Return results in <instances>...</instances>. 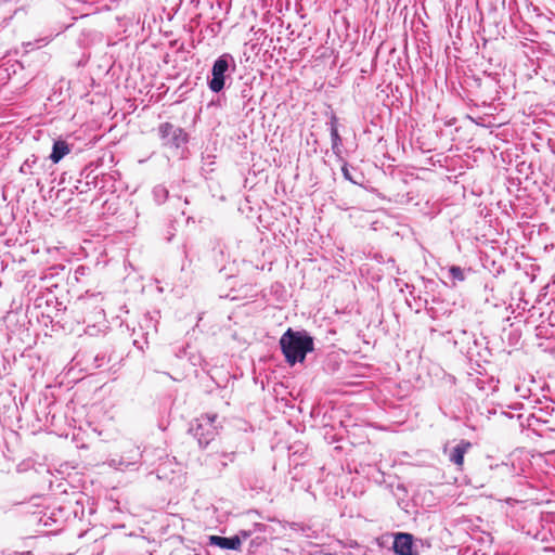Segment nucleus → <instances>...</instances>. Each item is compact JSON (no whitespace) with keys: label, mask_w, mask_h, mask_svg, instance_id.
Here are the masks:
<instances>
[{"label":"nucleus","mask_w":555,"mask_h":555,"mask_svg":"<svg viewBox=\"0 0 555 555\" xmlns=\"http://www.w3.org/2000/svg\"><path fill=\"white\" fill-rule=\"evenodd\" d=\"M94 367L100 369L104 366L105 363H108L111 361V357H106V353H98L94 357Z\"/></svg>","instance_id":"obj_25"},{"label":"nucleus","mask_w":555,"mask_h":555,"mask_svg":"<svg viewBox=\"0 0 555 555\" xmlns=\"http://www.w3.org/2000/svg\"><path fill=\"white\" fill-rule=\"evenodd\" d=\"M151 327L157 332V320L151 313H146L143 317L142 322H140L139 328L133 330L132 335L135 337L133 338L132 344L142 352L144 351V347L149 346L147 335Z\"/></svg>","instance_id":"obj_7"},{"label":"nucleus","mask_w":555,"mask_h":555,"mask_svg":"<svg viewBox=\"0 0 555 555\" xmlns=\"http://www.w3.org/2000/svg\"><path fill=\"white\" fill-rule=\"evenodd\" d=\"M254 105H255V102H247V100H245L244 103H243V108H247L248 111H253L254 109Z\"/></svg>","instance_id":"obj_32"},{"label":"nucleus","mask_w":555,"mask_h":555,"mask_svg":"<svg viewBox=\"0 0 555 555\" xmlns=\"http://www.w3.org/2000/svg\"><path fill=\"white\" fill-rule=\"evenodd\" d=\"M11 80L8 68L2 67L0 64V86H5Z\"/></svg>","instance_id":"obj_29"},{"label":"nucleus","mask_w":555,"mask_h":555,"mask_svg":"<svg viewBox=\"0 0 555 555\" xmlns=\"http://www.w3.org/2000/svg\"><path fill=\"white\" fill-rule=\"evenodd\" d=\"M448 272H449V276L454 282H463L466 279L465 270L463 268H461L460 266H456V264L450 266L448 269Z\"/></svg>","instance_id":"obj_20"},{"label":"nucleus","mask_w":555,"mask_h":555,"mask_svg":"<svg viewBox=\"0 0 555 555\" xmlns=\"http://www.w3.org/2000/svg\"><path fill=\"white\" fill-rule=\"evenodd\" d=\"M241 98L247 102H253V93H251V87L247 83L244 85V88L241 90Z\"/></svg>","instance_id":"obj_27"},{"label":"nucleus","mask_w":555,"mask_h":555,"mask_svg":"<svg viewBox=\"0 0 555 555\" xmlns=\"http://www.w3.org/2000/svg\"><path fill=\"white\" fill-rule=\"evenodd\" d=\"M217 414H203L190 423L188 433L197 440L201 448H206L217 435Z\"/></svg>","instance_id":"obj_4"},{"label":"nucleus","mask_w":555,"mask_h":555,"mask_svg":"<svg viewBox=\"0 0 555 555\" xmlns=\"http://www.w3.org/2000/svg\"><path fill=\"white\" fill-rule=\"evenodd\" d=\"M208 545L216 546L227 551H241L240 539L237 537L208 535Z\"/></svg>","instance_id":"obj_10"},{"label":"nucleus","mask_w":555,"mask_h":555,"mask_svg":"<svg viewBox=\"0 0 555 555\" xmlns=\"http://www.w3.org/2000/svg\"><path fill=\"white\" fill-rule=\"evenodd\" d=\"M331 135V142H332V151L334 155L337 158V162L345 160L343 156V138L339 134V131H333Z\"/></svg>","instance_id":"obj_17"},{"label":"nucleus","mask_w":555,"mask_h":555,"mask_svg":"<svg viewBox=\"0 0 555 555\" xmlns=\"http://www.w3.org/2000/svg\"><path fill=\"white\" fill-rule=\"evenodd\" d=\"M181 352H183V354H185L186 353V348H182Z\"/></svg>","instance_id":"obj_41"},{"label":"nucleus","mask_w":555,"mask_h":555,"mask_svg":"<svg viewBox=\"0 0 555 555\" xmlns=\"http://www.w3.org/2000/svg\"><path fill=\"white\" fill-rule=\"evenodd\" d=\"M253 535L254 531H251L250 529H242L234 534V537H237L240 539V547H242L243 541L250 539Z\"/></svg>","instance_id":"obj_24"},{"label":"nucleus","mask_w":555,"mask_h":555,"mask_svg":"<svg viewBox=\"0 0 555 555\" xmlns=\"http://www.w3.org/2000/svg\"><path fill=\"white\" fill-rule=\"evenodd\" d=\"M404 286L406 289H409V294L417 301V296L415 295V286L409 283H405Z\"/></svg>","instance_id":"obj_31"},{"label":"nucleus","mask_w":555,"mask_h":555,"mask_svg":"<svg viewBox=\"0 0 555 555\" xmlns=\"http://www.w3.org/2000/svg\"><path fill=\"white\" fill-rule=\"evenodd\" d=\"M98 169L99 168L93 166L92 164H89L86 167H83L79 172L77 183H85V188H81L80 185H74V190L78 193H87L88 191L92 190L96 179L95 176Z\"/></svg>","instance_id":"obj_9"},{"label":"nucleus","mask_w":555,"mask_h":555,"mask_svg":"<svg viewBox=\"0 0 555 555\" xmlns=\"http://www.w3.org/2000/svg\"><path fill=\"white\" fill-rule=\"evenodd\" d=\"M472 442L465 439H462L455 447L452 448L449 454V461L455 464L456 466H463L464 456L467 451L472 448Z\"/></svg>","instance_id":"obj_12"},{"label":"nucleus","mask_w":555,"mask_h":555,"mask_svg":"<svg viewBox=\"0 0 555 555\" xmlns=\"http://www.w3.org/2000/svg\"><path fill=\"white\" fill-rule=\"evenodd\" d=\"M430 301L431 304H434L435 307L443 305V300L440 298V296H437L436 294L430 295Z\"/></svg>","instance_id":"obj_30"},{"label":"nucleus","mask_w":555,"mask_h":555,"mask_svg":"<svg viewBox=\"0 0 555 555\" xmlns=\"http://www.w3.org/2000/svg\"><path fill=\"white\" fill-rule=\"evenodd\" d=\"M393 539L391 551L395 555H420L415 537L410 532H392Z\"/></svg>","instance_id":"obj_6"},{"label":"nucleus","mask_w":555,"mask_h":555,"mask_svg":"<svg viewBox=\"0 0 555 555\" xmlns=\"http://www.w3.org/2000/svg\"><path fill=\"white\" fill-rule=\"evenodd\" d=\"M153 196L157 204H163L168 198V190L162 185H157L153 189Z\"/></svg>","instance_id":"obj_21"},{"label":"nucleus","mask_w":555,"mask_h":555,"mask_svg":"<svg viewBox=\"0 0 555 555\" xmlns=\"http://www.w3.org/2000/svg\"><path fill=\"white\" fill-rule=\"evenodd\" d=\"M49 59L50 55L46 51H42L40 48H34L29 51H26V54L23 55L22 60H8L2 62L1 65L2 67L8 68V74L11 79L18 73L25 72L21 82H28L34 79V77L39 73L40 67L47 63Z\"/></svg>","instance_id":"obj_2"},{"label":"nucleus","mask_w":555,"mask_h":555,"mask_svg":"<svg viewBox=\"0 0 555 555\" xmlns=\"http://www.w3.org/2000/svg\"><path fill=\"white\" fill-rule=\"evenodd\" d=\"M40 158L36 155H31L26 158L20 167V172L24 175H39L43 165L39 164Z\"/></svg>","instance_id":"obj_15"},{"label":"nucleus","mask_w":555,"mask_h":555,"mask_svg":"<svg viewBox=\"0 0 555 555\" xmlns=\"http://www.w3.org/2000/svg\"><path fill=\"white\" fill-rule=\"evenodd\" d=\"M43 302L47 307L53 306L57 310H61L63 307V304L60 302L51 292L47 295V297H37L35 300L36 307L38 308L42 307Z\"/></svg>","instance_id":"obj_18"},{"label":"nucleus","mask_w":555,"mask_h":555,"mask_svg":"<svg viewBox=\"0 0 555 555\" xmlns=\"http://www.w3.org/2000/svg\"><path fill=\"white\" fill-rule=\"evenodd\" d=\"M467 353H468L469 357H473L474 356V348L469 347Z\"/></svg>","instance_id":"obj_37"},{"label":"nucleus","mask_w":555,"mask_h":555,"mask_svg":"<svg viewBox=\"0 0 555 555\" xmlns=\"http://www.w3.org/2000/svg\"><path fill=\"white\" fill-rule=\"evenodd\" d=\"M15 13H16V11H14V12L10 11L7 13H2L0 11V29L7 27L9 25V23L12 21Z\"/></svg>","instance_id":"obj_23"},{"label":"nucleus","mask_w":555,"mask_h":555,"mask_svg":"<svg viewBox=\"0 0 555 555\" xmlns=\"http://www.w3.org/2000/svg\"><path fill=\"white\" fill-rule=\"evenodd\" d=\"M327 125L330 129V134H332L333 131H338V117L336 116L335 113H331L330 121L327 122Z\"/></svg>","instance_id":"obj_26"},{"label":"nucleus","mask_w":555,"mask_h":555,"mask_svg":"<svg viewBox=\"0 0 555 555\" xmlns=\"http://www.w3.org/2000/svg\"><path fill=\"white\" fill-rule=\"evenodd\" d=\"M49 520H52V518L51 517H41L40 518V522H42L44 526L50 525Z\"/></svg>","instance_id":"obj_35"},{"label":"nucleus","mask_w":555,"mask_h":555,"mask_svg":"<svg viewBox=\"0 0 555 555\" xmlns=\"http://www.w3.org/2000/svg\"><path fill=\"white\" fill-rule=\"evenodd\" d=\"M474 346L477 348L479 345L482 344V340H485V337H481V340H479L474 334H472Z\"/></svg>","instance_id":"obj_34"},{"label":"nucleus","mask_w":555,"mask_h":555,"mask_svg":"<svg viewBox=\"0 0 555 555\" xmlns=\"http://www.w3.org/2000/svg\"><path fill=\"white\" fill-rule=\"evenodd\" d=\"M266 543L267 538L261 534H256L255 537H251L247 548L248 554H255Z\"/></svg>","instance_id":"obj_19"},{"label":"nucleus","mask_w":555,"mask_h":555,"mask_svg":"<svg viewBox=\"0 0 555 555\" xmlns=\"http://www.w3.org/2000/svg\"><path fill=\"white\" fill-rule=\"evenodd\" d=\"M64 182H65V177L63 176L60 183H64Z\"/></svg>","instance_id":"obj_42"},{"label":"nucleus","mask_w":555,"mask_h":555,"mask_svg":"<svg viewBox=\"0 0 555 555\" xmlns=\"http://www.w3.org/2000/svg\"><path fill=\"white\" fill-rule=\"evenodd\" d=\"M422 281L424 284V295L435 294L436 288L439 286V283L434 279H426L422 276Z\"/></svg>","instance_id":"obj_22"},{"label":"nucleus","mask_w":555,"mask_h":555,"mask_svg":"<svg viewBox=\"0 0 555 555\" xmlns=\"http://www.w3.org/2000/svg\"><path fill=\"white\" fill-rule=\"evenodd\" d=\"M474 80H475V82L477 83V86H480V83H481V78H479V77H474Z\"/></svg>","instance_id":"obj_38"},{"label":"nucleus","mask_w":555,"mask_h":555,"mask_svg":"<svg viewBox=\"0 0 555 555\" xmlns=\"http://www.w3.org/2000/svg\"><path fill=\"white\" fill-rule=\"evenodd\" d=\"M398 490H402V491H405V487L401 483L398 485L397 487Z\"/></svg>","instance_id":"obj_39"},{"label":"nucleus","mask_w":555,"mask_h":555,"mask_svg":"<svg viewBox=\"0 0 555 555\" xmlns=\"http://www.w3.org/2000/svg\"><path fill=\"white\" fill-rule=\"evenodd\" d=\"M176 555H184V554H183V552H181V551H177V552H176ZM185 555H201V554H199V553H197L195 550H193V552L188 553V554H185Z\"/></svg>","instance_id":"obj_36"},{"label":"nucleus","mask_w":555,"mask_h":555,"mask_svg":"<svg viewBox=\"0 0 555 555\" xmlns=\"http://www.w3.org/2000/svg\"><path fill=\"white\" fill-rule=\"evenodd\" d=\"M417 305L418 307H423L431 319H438L440 315H444L449 312L448 309H443L442 307H435L430 301V295L423 296L418 294Z\"/></svg>","instance_id":"obj_13"},{"label":"nucleus","mask_w":555,"mask_h":555,"mask_svg":"<svg viewBox=\"0 0 555 555\" xmlns=\"http://www.w3.org/2000/svg\"><path fill=\"white\" fill-rule=\"evenodd\" d=\"M72 151V145L59 138L53 141L52 151L48 157L53 164L60 163Z\"/></svg>","instance_id":"obj_11"},{"label":"nucleus","mask_w":555,"mask_h":555,"mask_svg":"<svg viewBox=\"0 0 555 555\" xmlns=\"http://www.w3.org/2000/svg\"><path fill=\"white\" fill-rule=\"evenodd\" d=\"M269 529V526L262 522H254L253 528L250 529L255 533H264Z\"/></svg>","instance_id":"obj_28"},{"label":"nucleus","mask_w":555,"mask_h":555,"mask_svg":"<svg viewBox=\"0 0 555 555\" xmlns=\"http://www.w3.org/2000/svg\"><path fill=\"white\" fill-rule=\"evenodd\" d=\"M96 179L93 189L99 190L101 193L108 192L114 188V178L111 173L96 171Z\"/></svg>","instance_id":"obj_16"},{"label":"nucleus","mask_w":555,"mask_h":555,"mask_svg":"<svg viewBox=\"0 0 555 555\" xmlns=\"http://www.w3.org/2000/svg\"><path fill=\"white\" fill-rule=\"evenodd\" d=\"M236 70V63L232 54L223 53L212 63L210 75L207 76V86L212 93L222 92L232 81V74Z\"/></svg>","instance_id":"obj_3"},{"label":"nucleus","mask_w":555,"mask_h":555,"mask_svg":"<svg viewBox=\"0 0 555 555\" xmlns=\"http://www.w3.org/2000/svg\"><path fill=\"white\" fill-rule=\"evenodd\" d=\"M340 163V170L341 175L345 180L349 181L350 183L361 186L365 190H369L365 186L366 178L365 175L358 168L352 165H350L346 159Z\"/></svg>","instance_id":"obj_8"},{"label":"nucleus","mask_w":555,"mask_h":555,"mask_svg":"<svg viewBox=\"0 0 555 555\" xmlns=\"http://www.w3.org/2000/svg\"><path fill=\"white\" fill-rule=\"evenodd\" d=\"M279 346L289 366L304 363L307 354L314 351V337L306 330L288 327L280 337Z\"/></svg>","instance_id":"obj_1"},{"label":"nucleus","mask_w":555,"mask_h":555,"mask_svg":"<svg viewBox=\"0 0 555 555\" xmlns=\"http://www.w3.org/2000/svg\"><path fill=\"white\" fill-rule=\"evenodd\" d=\"M140 453L138 451L133 452V455L130 457H125L122 455L120 456H114L107 460V464L109 467L117 469V470H124L126 468H129L130 466H133L138 463Z\"/></svg>","instance_id":"obj_14"},{"label":"nucleus","mask_w":555,"mask_h":555,"mask_svg":"<svg viewBox=\"0 0 555 555\" xmlns=\"http://www.w3.org/2000/svg\"><path fill=\"white\" fill-rule=\"evenodd\" d=\"M158 135L163 145L169 149L179 150L189 142V133L181 127H176L171 122H162L158 126Z\"/></svg>","instance_id":"obj_5"},{"label":"nucleus","mask_w":555,"mask_h":555,"mask_svg":"<svg viewBox=\"0 0 555 555\" xmlns=\"http://www.w3.org/2000/svg\"><path fill=\"white\" fill-rule=\"evenodd\" d=\"M214 158H215V156L210 155V154H208L207 156H204V155L202 156V160L207 162L209 165L214 164V160H212Z\"/></svg>","instance_id":"obj_33"},{"label":"nucleus","mask_w":555,"mask_h":555,"mask_svg":"<svg viewBox=\"0 0 555 555\" xmlns=\"http://www.w3.org/2000/svg\"><path fill=\"white\" fill-rule=\"evenodd\" d=\"M75 185H79V183H77V182H76V184H75ZM80 186H81V188H85V183H81V184H80Z\"/></svg>","instance_id":"obj_43"},{"label":"nucleus","mask_w":555,"mask_h":555,"mask_svg":"<svg viewBox=\"0 0 555 555\" xmlns=\"http://www.w3.org/2000/svg\"><path fill=\"white\" fill-rule=\"evenodd\" d=\"M64 192H65V190H60V191L57 192V197H60V196L62 195V193H64Z\"/></svg>","instance_id":"obj_40"}]
</instances>
